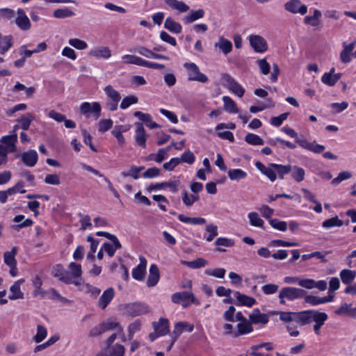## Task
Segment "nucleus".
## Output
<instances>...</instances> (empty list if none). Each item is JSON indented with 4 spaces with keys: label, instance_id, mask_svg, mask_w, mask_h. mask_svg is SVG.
I'll return each mask as SVG.
<instances>
[{
    "label": "nucleus",
    "instance_id": "9",
    "mask_svg": "<svg viewBox=\"0 0 356 356\" xmlns=\"http://www.w3.org/2000/svg\"><path fill=\"white\" fill-rule=\"evenodd\" d=\"M80 112L81 114L86 115L88 117V113H92L95 118L97 120L101 115V105L99 102H83L80 106Z\"/></svg>",
    "mask_w": 356,
    "mask_h": 356
},
{
    "label": "nucleus",
    "instance_id": "55",
    "mask_svg": "<svg viewBox=\"0 0 356 356\" xmlns=\"http://www.w3.org/2000/svg\"><path fill=\"white\" fill-rule=\"evenodd\" d=\"M198 200V195H191L189 196L188 192L186 190L182 191V200L186 207H191L194 202H197Z\"/></svg>",
    "mask_w": 356,
    "mask_h": 356
},
{
    "label": "nucleus",
    "instance_id": "47",
    "mask_svg": "<svg viewBox=\"0 0 356 356\" xmlns=\"http://www.w3.org/2000/svg\"><path fill=\"white\" fill-rule=\"evenodd\" d=\"M238 334H235L234 336L237 337L239 334H245L251 332L253 330L252 324L250 321H245L240 322L237 325Z\"/></svg>",
    "mask_w": 356,
    "mask_h": 356
},
{
    "label": "nucleus",
    "instance_id": "2",
    "mask_svg": "<svg viewBox=\"0 0 356 356\" xmlns=\"http://www.w3.org/2000/svg\"><path fill=\"white\" fill-rule=\"evenodd\" d=\"M307 294V291L300 288L286 286L280 290L278 298L280 303L286 304V300L293 301L297 299L303 298Z\"/></svg>",
    "mask_w": 356,
    "mask_h": 356
},
{
    "label": "nucleus",
    "instance_id": "63",
    "mask_svg": "<svg viewBox=\"0 0 356 356\" xmlns=\"http://www.w3.org/2000/svg\"><path fill=\"white\" fill-rule=\"evenodd\" d=\"M68 44L79 50H83L88 47L87 43L79 38L70 39Z\"/></svg>",
    "mask_w": 356,
    "mask_h": 356
},
{
    "label": "nucleus",
    "instance_id": "31",
    "mask_svg": "<svg viewBox=\"0 0 356 356\" xmlns=\"http://www.w3.org/2000/svg\"><path fill=\"white\" fill-rule=\"evenodd\" d=\"M270 166L275 169L276 175H277L278 178L280 179H283L284 176L292 170L291 165L270 163Z\"/></svg>",
    "mask_w": 356,
    "mask_h": 356
},
{
    "label": "nucleus",
    "instance_id": "46",
    "mask_svg": "<svg viewBox=\"0 0 356 356\" xmlns=\"http://www.w3.org/2000/svg\"><path fill=\"white\" fill-rule=\"evenodd\" d=\"M356 276V273L354 270L343 269L340 273V277L343 284H350Z\"/></svg>",
    "mask_w": 356,
    "mask_h": 356
},
{
    "label": "nucleus",
    "instance_id": "41",
    "mask_svg": "<svg viewBox=\"0 0 356 356\" xmlns=\"http://www.w3.org/2000/svg\"><path fill=\"white\" fill-rule=\"evenodd\" d=\"M290 172L291 177L297 182H301L305 179V171L302 168L292 165V170Z\"/></svg>",
    "mask_w": 356,
    "mask_h": 356
},
{
    "label": "nucleus",
    "instance_id": "20",
    "mask_svg": "<svg viewBox=\"0 0 356 356\" xmlns=\"http://www.w3.org/2000/svg\"><path fill=\"white\" fill-rule=\"evenodd\" d=\"M124 346L116 343L107 347L105 350V353H99L97 356H124Z\"/></svg>",
    "mask_w": 356,
    "mask_h": 356
},
{
    "label": "nucleus",
    "instance_id": "52",
    "mask_svg": "<svg viewBox=\"0 0 356 356\" xmlns=\"http://www.w3.org/2000/svg\"><path fill=\"white\" fill-rule=\"evenodd\" d=\"M343 225V222L338 218V216H335L329 219L325 220L323 222L322 226L324 228H331L333 227H341Z\"/></svg>",
    "mask_w": 356,
    "mask_h": 356
},
{
    "label": "nucleus",
    "instance_id": "33",
    "mask_svg": "<svg viewBox=\"0 0 356 356\" xmlns=\"http://www.w3.org/2000/svg\"><path fill=\"white\" fill-rule=\"evenodd\" d=\"M73 279L74 277L71 275L70 272L65 270L63 271V274L59 280L67 284H74L76 286H80L84 283V281L82 278L78 279L77 280H73Z\"/></svg>",
    "mask_w": 356,
    "mask_h": 356
},
{
    "label": "nucleus",
    "instance_id": "1",
    "mask_svg": "<svg viewBox=\"0 0 356 356\" xmlns=\"http://www.w3.org/2000/svg\"><path fill=\"white\" fill-rule=\"evenodd\" d=\"M328 316L325 312L317 310H305L304 313L302 325L315 322L314 325V331L316 334H320V329L327 321Z\"/></svg>",
    "mask_w": 356,
    "mask_h": 356
},
{
    "label": "nucleus",
    "instance_id": "12",
    "mask_svg": "<svg viewBox=\"0 0 356 356\" xmlns=\"http://www.w3.org/2000/svg\"><path fill=\"white\" fill-rule=\"evenodd\" d=\"M180 182L179 180L165 181L155 184H151L148 186V191L159 190L163 188H168L172 193H176L178 191V186Z\"/></svg>",
    "mask_w": 356,
    "mask_h": 356
},
{
    "label": "nucleus",
    "instance_id": "10",
    "mask_svg": "<svg viewBox=\"0 0 356 356\" xmlns=\"http://www.w3.org/2000/svg\"><path fill=\"white\" fill-rule=\"evenodd\" d=\"M249 39L251 47L256 52L263 53L267 51V42L263 37L257 35H251Z\"/></svg>",
    "mask_w": 356,
    "mask_h": 356
},
{
    "label": "nucleus",
    "instance_id": "34",
    "mask_svg": "<svg viewBox=\"0 0 356 356\" xmlns=\"http://www.w3.org/2000/svg\"><path fill=\"white\" fill-rule=\"evenodd\" d=\"M322 15L321 10H314L313 13V15L312 16H306L304 18V23L305 24H309L312 26H318L320 24L319 19Z\"/></svg>",
    "mask_w": 356,
    "mask_h": 356
},
{
    "label": "nucleus",
    "instance_id": "30",
    "mask_svg": "<svg viewBox=\"0 0 356 356\" xmlns=\"http://www.w3.org/2000/svg\"><path fill=\"white\" fill-rule=\"evenodd\" d=\"M13 44L12 35H3L0 33V54H6Z\"/></svg>",
    "mask_w": 356,
    "mask_h": 356
},
{
    "label": "nucleus",
    "instance_id": "53",
    "mask_svg": "<svg viewBox=\"0 0 356 356\" xmlns=\"http://www.w3.org/2000/svg\"><path fill=\"white\" fill-rule=\"evenodd\" d=\"M245 140L248 143L253 145H261L264 143V140L260 136L251 133L245 136Z\"/></svg>",
    "mask_w": 356,
    "mask_h": 356
},
{
    "label": "nucleus",
    "instance_id": "16",
    "mask_svg": "<svg viewBox=\"0 0 356 356\" xmlns=\"http://www.w3.org/2000/svg\"><path fill=\"white\" fill-rule=\"evenodd\" d=\"M255 166L262 174L266 175L270 181L273 182L276 180L277 175L275 169L270 166V163L268 166H266L261 162L257 161Z\"/></svg>",
    "mask_w": 356,
    "mask_h": 356
},
{
    "label": "nucleus",
    "instance_id": "45",
    "mask_svg": "<svg viewBox=\"0 0 356 356\" xmlns=\"http://www.w3.org/2000/svg\"><path fill=\"white\" fill-rule=\"evenodd\" d=\"M227 175L232 181H239L247 177V172L241 169H231L228 171Z\"/></svg>",
    "mask_w": 356,
    "mask_h": 356
},
{
    "label": "nucleus",
    "instance_id": "29",
    "mask_svg": "<svg viewBox=\"0 0 356 356\" xmlns=\"http://www.w3.org/2000/svg\"><path fill=\"white\" fill-rule=\"evenodd\" d=\"M110 241H112V243L109 242H105L103 244L102 248L109 257H113L116 250L121 248V243L116 236L115 239H111Z\"/></svg>",
    "mask_w": 356,
    "mask_h": 356
},
{
    "label": "nucleus",
    "instance_id": "51",
    "mask_svg": "<svg viewBox=\"0 0 356 356\" xmlns=\"http://www.w3.org/2000/svg\"><path fill=\"white\" fill-rule=\"evenodd\" d=\"M124 62L127 64H134L139 66H143L144 59L134 55H124L122 56Z\"/></svg>",
    "mask_w": 356,
    "mask_h": 356
},
{
    "label": "nucleus",
    "instance_id": "43",
    "mask_svg": "<svg viewBox=\"0 0 356 356\" xmlns=\"http://www.w3.org/2000/svg\"><path fill=\"white\" fill-rule=\"evenodd\" d=\"M222 101L224 102V107L226 111L231 113H238V111L236 104L229 97L224 96L222 97Z\"/></svg>",
    "mask_w": 356,
    "mask_h": 356
},
{
    "label": "nucleus",
    "instance_id": "35",
    "mask_svg": "<svg viewBox=\"0 0 356 356\" xmlns=\"http://www.w3.org/2000/svg\"><path fill=\"white\" fill-rule=\"evenodd\" d=\"M181 263L183 265L188 266V268L197 269L204 267L206 265H207L208 261L203 258H197L193 261L181 260Z\"/></svg>",
    "mask_w": 356,
    "mask_h": 356
},
{
    "label": "nucleus",
    "instance_id": "36",
    "mask_svg": "<svg viewBox=\"0 0 356 356\" xmlns=\"http://www.w3.org/2000/svg\"><path fill=\"white\" fill-rule=\"evenodd\" d=\"M341 75L342 74L341 73L335 74L325 73L321 77V81L329 86H333L340 79Z\"/></svg>",
    "mask_w": 356,
    "mask_h": 356
},
{
    "label": "nucleus",
    "instance_id": "62",
    "mask_svg": "<svg viewBox=\"0 0 356 356\" xmlns=\"http://www.w3.org/2000/svg\"><path fill=\"white\" fill-rule=\"evenodd\" d=\"M206 231L209 233V234L205 237V239L208 242H211L213 240V238L218 234V227L213 224H209L206 226Z\"/></svg>",
    "mask_w": 356,
    "mask_h": 356
},
{
    "label": "nucleus",
    "instance_id": "22",
    "mask_svg": "<svg viewBox=\"0 0 356 356\" xmlns=\"http://www.w3.org/2000/svg\"><path fill=\"white\" fill-rule=\"evenodd\" d=\"M149 273L147 280V286L153 287L158 283L160 278V273L158 266L156 264H152L149 268Z\"/></svg>",
    "mask_w": 356,
    "mask_h": 356
},
{
    "label": "nucleus",
    "instance_id": "56",
    "mask_svg": "<svg viewBox=\"0 0 356 356\" xmlns=\"http://www.w3.org/2000/svg\"><path fill=\"white\" fill-rule=\"evenodd\" d=\"M248 218L250 222V224L252 226L261 227L262 229H264L263 225H264V220L259 218V214L256 212H250L248 214Z\"/></svg>",
    "mask_w": 356,
    "mask_h": 356
},
{
    "label": "nucleus",
    "instance_id": "60",
    "mask_svg": "<svg viewBox=\"0 0 356 356\" xmlns=\"http://www.w3.org/2000/svg\"><path fill=\"white\" fill-rule=\"evenodd\" d=\"M69 268L70 269L71 275L73 276L74 279L76 278H81V274H82V270H81V266L80 264H78L74 262H71L69 264Z\"/></svg>",
    "mask_w": 356,
    "mask_h": 356
},
{
    "label": "nucleus",
    "instance_id": "21",
    "mask_svg": "<svg viewBox=\"0 0 356 356\" xmlns=\"http://www.w3.org/2000/svg\"><path fill=\"white\" fill-rule=\"evenodd\" d=\"M115 295L114 289L110 287L105 290L98 301V306L104 309L113 300Z\"/></svg>",
    "mask_w": 356,
    "mask_h": 356
},
{
    "label": "nucleus",
    "instance_id": "26",
    "mask_svg": "<svg viewBox=\"0 0 356 356\" xmlns=\"http://www.w3.org/2000/svg\"><path fill=\"white\" fill-rule=\"evenodd\" d=\"M184 327H188V332H191L193 331L194 326L192 324H190L187 322H178L175 325V329L172 332V338H174V341L180 336V334L184 332Z\"/></svg>",
    "mask_w": 356,
    "mask_h": 356
},
{
    "label": "nucleus",
    "instance_id": "4",
    "mask_svg": "<svg viewBox=\"0 0 356 356\" xmlns=\"http://www.w3.org/2000/svg\"><path fill=\"white\" fill-rule=\"evenodd\" d=\"M124 313L131 317H136L148 313L150 309L149 306L143 302H131L123 306Z\"/></svg>",
    "mask_w": 356,
    "mask_h": 356
},
{
    "label": "nucleus",
    "instance_id": "7",
    "mask_svg": "<svg viewBox=\"0 0 356 356\" xmlns=\"http://www.w3.org/2000/svg\"><path fill=\"white\" fill-rule=\"evenodd\" d=\"M221 78L222 80L226 83V86L229 90L239 97L243 96L245 92L244 88L229 74H222Z\"/></svg>",
    "mask_w": 356,
    "mask_h": 356
},
{
    "label": "nucleus",
    "instance_id": "13",
    "mask_svg": "<svg viewBox=\"0 0 356 356\" xmlns=\"http://www.w3.org/2000/svg\"><path fill=\"white\" fill-rule=\"evenodd\" d=\"M135 125L136 127L135 135L136 145L143 148H145L147 136L145 134L144 127L140 122H136Z\"/></svg>",
    "mask_w": 356,
    "mask_h": 356
},
{
    "label": "nucleus",
    "instance_id": "32",
    "mask_svg": "<svg viewBox=\"0 0 356 356\" xmlns=\"http://www.w3.org/2000/svg\"><path fill=\"white\" fill-rule=\"evenodd\" d=\"M214 46L218 47L225 55L228 54L232 50V42L223 37H220L218 42H216Z\"/></svg>",
    "mask_w": 356,
    "mask_h": 356
},
{
    "label": "nucleus",
    "instance_id": "18",
    "mask_svg": "<svg viewBox=\"0 0 356 356\" xmlns=\"http://www.w3.org/2000/svg\"><path fill=\"white\" fill-rule=\"evenodd\" d=\"M234 295L236 298V302H234L236 305L252 307L256 303L255 298L242 294L238 291H235Z\"/></svg>",
    "mask_w": 356,
    "mask_h": 356
},
{
    "label": "nucleus",
    "instance_id": "5",
    "mask_svg": "<svg viewBox=\"0 0 356 356\" xmlns=\"http://www.w3.org/2000/svg\"><path fill=\"white\" fill-rule=\"evenodd\" d=\"M184 67L187 70L188 79L193 81L206 83L208 81L207 76L202 73L197 65L194 63H185Z\"/></svg>",
    "mask_w": 356,
    "mask_h": 356
},
{
    "label": "nucleus",
    "instance_id": "23",
    "mask_svg": "<svg viewBox=\"0 0 356 356\" xmlns=\"http://www.w3.org/2000/svg\"><path fill=\"white\" fill-rule=\"evenodd\" d=\"M17 141V135L16 133L1 138L0 142L6 145L5 148L8 152H14L16 151L15 143Z\"/></svg>",
    "mask_w": 356,
    "mask_h": 356
},
{
    "label": "nucleus",
    "instance_id": "11",
    "mask_svg": "<svg viewBox=\"0 0 356 356\" xmlns=\"http://www.w3.org/2000/svg\"><path fill=\"white\" fill-rule=\"evenodd\" d=\"M17 17L15 19V24L17 26L23 31H27L31 28V22L25 11L19 8L17 11Z\"/></svg>",
    "mask_w": 356,
    "mask_h": 356
},
{
    "label": "nucleus",
    "instance_id": "48",
    "mask_svg": "<svg viewBox=\"0 0 356 356\" xmlns=\"http://www.w3.org/2000/svg\"><path fill=\"white\" fill-rule=\"evenodd\" d=\"M104 90L108 97V99H112L113 101H120L121 95L118 91L115 90L111 85L106 86Z\"/></svg>",
    "mask_w": 356,
    "mask_h": 356
},
{
    "label": "nucleus",
    "instance_id": "3",
    "mask_svg": "<svg viewBox=\"0 0 356 356\" xmlns=\"http://www.w3.org/2000/svg\"><path fill=\"white\" fill-rule=\"evenodd\" d=\"M171 300L173 303L181 305L184 308L189 307L191 304L196 305L200 304L192 291L176 292L172 295Z\"/></svg>",
    "mask_w": 356,
    "mask_h": 356
},
{
    "label": "nucleus",
    "instance_id": "28",
    "mask_svg": "<svg viewBox=\"0 0 356 356\" xmlns=\"http://www.w3.org/2000/svg\"><path fill=\"white\" fill-rule=\"evenodd\" d=\"M164 2L171 9L176 10L179 13H186L190 9L188 5L178 0H165Z\"/></svg>",
    "mask_w": 356,
    "mask_h": 356
},
{
    "label": "nucleus",
    "instance_id": "59",
    "mask_svg": "<svg viewBox=\"0 0 356 356\" xmlns=\"http://www.w3.org/2000/svg\"><path fill=\"white\" fill-rule=\"evenodd\" d=\"M305 300V302L309 304L312 306H316L318 305L323 304V297H318L315 296L305 294V296L303 297Z\"/></svg>",
    "mask_w": 356,
    "mask_h": 356
},
{
    "label": "nucleus",
    "instance_id": "24",
    "mask_svg": "<svg viewBox=\"0 0 356 356\" xmlns=\"http://www.w3.org/2000/svg\"><path fill=\"white\" fill-rule=\"evenodd\" d=\"M152 326L154 331L162 336L169 332V322L167 318H160L158 322H153Z\"/></svg>",
    "mask_w": 356,
    "mask_h": 356
},
{
    "label": "nucleus",
    "instance_id": "49",
    "mask_svg": "<svg viewBox=\"0 0 356 356\" xmlns=\"http://www.w3.org/2000/svg\"><path fill=\"white\" fill-rule=\"evenodd\" d=\"M33 119L34 117L33 115L27 113L25 115H22L21 118L17 120V122L21 124V127L24 130H28Z\"/></svg>",
    "mask_w": 356,
    "mask_h": 356
},
{
    "label": "nucleus",
    "instance_id": "8",
    "mask_svg": "<svg viewBox=\"0 0 356 356\" xmlns=\"http://www.w3.org/2000/svg\"><path fill=\"white\" fill-rule=\"evenodd\" d=\"M284 9L293 14L299 13L304 15L307 13V6L302 4L300 0H289L284 3Z\"/></svg>",
    "mask_w": 356,
    "mask_h": 356
},
{
    "label": "nucleus",
    "instance_id": "57",
    "mask_svg": "<svg viewBox=\"0 0 356 356\" xmlns=\"http://www.w3.org/2000/svg\"><path fill=\"white\" fill-rule=\"evenodd\" d=\"M204 273L207 275L213 276L217 278H223L226 273V270L222 268H218L215 269H206Z\"/></svg>",
    "mask_w": 356,
    "mask_h": 356
},
{
    "label": "nucleus",
    "instance_id": "27",
    "mask_svg": "<svg viewBox=\"0 0 356 356\" xmlns=\"http://www.w3.org/2000/svg\"><path fill=\"white\" fill-rule=\"evenodd\" d=\"M134 115L138 118L140 120L144 122L146 124V126L149 129L159 128L161 127L159 124L152 121V116L148 113H143L141 111H136L134 113Z\"/></svg>",
    "mask_w": 356,
    "mask_h": 356
},
{
    "label": "nucleus",
    "instance_id": "37",
    "mask_svg": "<svg viewBox=\"0 0 356 356\" xmlns=\"http://www.w3.org/2000/svg\"><path fill=\"white\" fill-rule=\"evenodd\" d=\"M22 282L23 280H18L10 286V290L12 293V294L9 296L10 300H17L24 298V293L20 290V283Z\"/></svg>",
    "mask_w": 356,
    "mask_h": 356
},
{
    "label": "nucleus",
    "instance_id": "19",
    "mask_svg": "<svg viewBox=\"0 0 356 356\" xmlns=\"http://www.w3.org/2000/svg\"><path fill=\"white\" fill-rule=\"evenodd\" d=\"M88 56L96 58L107 59L111 56V51L108 47H98L91 49Z\"/></svg>",
    "mask_w": 356,
    "mask_h": 356
},
{
    "label": "nucleus",
    "instance_id": "17",
    "mask_svg": "<svg viewBox=\"0 0 356 356\" xmlns=\"http://www.w3.org/2000/svg\"><path fill=\"white\" fill-rule=\"evenodd\" d=\"M249 319L251 324L262 323L265 325L269 321L268 316L266 314L261 313L258 308L253 309L252 314L249 316Z\"/></svg>",
    "mask_w": 356,
    "mask_h": 356
},
{
    "label": "nucleus",
    "instance_id": "61",
    "mask_svg": "<svg viewBox=\"0 0 356 356\" xmlns=\"http://www.w3.org/2000/svg\"><path fill=\"white\" fill-rule=\"evenodd\" d=\"M138 102V97L135 95H129L123 98L120 103V108L122 109H126L131 104H136Z\"/></svg>",
    "mask_w": 356,
    "mask_h": 356
},
{
    "label": "nucleus",
    "instance_id": "25",
    "mask_svg": "<svg viewBox=\"0 0 356 356\" xmlns=\"http://www.w3.org/2000/svg\"><path fill=\"white\" fill-rule=\"evenodd\" d=\"M164 28L170 32L175 34H179L182 31L181 25L176 22L172 17H168L164 22Z\"/></svg>",
    "mask_w": 356,
    "mask_h": 356
},
{
    "label": "nucleus",
    "instance_id": "54",
    "mask_svg": "<svg viewBox=\"0 0 356 356\" xmlns=\"http://www.w3.org/2000/svg\"><path fill=\"white\" fill-rule=\"evenodd\" d=\"M141 328V321L139 319L136 320L134 322L130 323L127 327L128 331V338L131 340L134 334L140 330Z\"/></svg>",
    "mask_w": 356,
    "mask_h": 356
},
{
    "label": "nucleus",
    "instance_id": "38",
    "mask_svg": "<svg viewBox=\"0 0 356 356\" xmlns=\"http://www.w3.org/2000/svg\"><path fill=\"white\" fill-rule=\"evenodd\" d=\"M204 10L203 9H198L197 10H192L184 17V21L186 24H190L195 20L200 19L204 15Z\"/></svg>",
    "mask_w": 356,
    "mask_h": 356
},
{
    "label": "nucleus",
    "instance_id": "39",
    "mask_svg": "<svg viewBox=\"0 0 356 356\" xmlns=\"http://www.w3.org/2000/svg\"><path fill=\"white\" fill-rule=\"evenodd\" d=\"M178 218L181 222L185 223H191L193 225H204L206 223V220L201 217H188L183 214L178 215Z\"/></svg>",
    "mask_w": 356,
    "mask_h": 356
},
{
    "label": "nucleus",
    "instance_id": "64",
    "mask_svg": "<svg viewBox=\"0 0 356 356\" xmlns=\"http://www.w3.org/2000/svg\"><path fill=\"white\" fill-rule=\"evenodd\" d=\"M270 225L276 229L284 232L287 229V224L284 221H280L277 218L270 219L269 220Z\"/></svg>",
    "mask_w": 356,
    "mask_h": 356
},
{
    "label": "nucleus",
    "instance_id": "6",
    "mask_svg": "<svg viewBox=\"0 0 356 356\" xmlns=\"http://www.w3.org/2000/svg\"><path fill=\"white\" fill-rule=\"evenodd\" d=\"M304 313L305 311L299 312L275 311L273 312L274 314H279L280 321L285 323L294 321L300 325H302Z\"/></svg>",
    "mask_w": 356,
    "mask_h": 356
},
{
    "label": "nucleus",
    "instance_id": "14",
    "mask_svg": "<svg viewBox=\"0 0 356 356\" xmlns=\"http://www.w3.org/2000/svg\"><path fill=\"white\" fill-rule=\"evenodd\" d=\"M356 41L347 44L346 42L343 43V50L340 53V60L343 63H348L351 61L353 56V51L355 48Z\"/></svg>",
    "mask_w": 356,
    "mask_h": 356
},
{
    "label": "nucleus",
    "instance_id": "58",
    "mask_svg": "<svg viewBox=\"0 0 356 356\" xmlns=\"http://www.w3.org/2000/svg\"><path fill=\"white\" fill-rule=\"evenodd\" d=\"M47 334V329L44 326H42L41 325H38L37 326V333L33 337V340L36 343H40L46 338Z\"/></svg>",
    "mask_w": 356,
    "mask_h": 356
},
{
    "label": "nucleus",
    "instance_id": "50",
    "mask_svg": "<svg viewBox=\"0 0 356 356\" xmlns=\"http://www.w3.org/2000/svg\"><path fill=\"white\" fill-rule=\"evenodd\" d=\"M105 332L112 330L115 328H118L119 332H122L123 329L120 326L119 323L113 321L111 318H108L106 321L101 323Z\"/></svg>",
    "mask_w": 356,
    "mask_h": 356
},
{
    "label": "nucleus",
    "instance_id": "44",
    "mask_svg": "<svg viewBox=\"0 0 356 356\" xmlns=\"http://www.w3.org/2000/svg\"><path fill=\"white\" fill-rule=\"evenodd\" d=\"M74 15V13L68 8H58L53 13V16L58 19L71 17Z\"/></svg>",
    "mask_w": 356,
    "mask_h": 356
},
{
    "label": "nucleus",
    "instance_id": "42",
    "mask_svg": "<svg viewBox=\"0 0 356 356\" xmlns=\"http://www.w3.org/2000/svg\"><path fill=\"white\" fill-rule=\"evenodd\" d=\"M17 249L16 247H13L11 251H7L3 254V260L4 263L7 266H14V264H17V261L15 259V254H17Z\"/></svg>",
    "mask_w": 356,
    "mask_h": 356
},
{
    "label": "nucleus",
    "instance_id": "40",
    "mask_svg": "<svg viewBox=\"0 0 356 356\" xmlns=\"http://www.w3.org/2000/svg\"><path fill=\"white\" fill-rule=\"evenodd\" d=\"M127 131L122 125L115 126L112 130L111 134L117 138L119 145H124L125 144V138L122 135V132Z\"/></svg>",
    "mask_w": 356,
    "mask_h": 356
},
{
    "label": "nucleus",
    "instance_id": "15",
    "mask_svg": "<svg viewBox=\"0 0 356 356\" xmlns=\"http://www.w3.org/2000/svg\"><path fill=\"white\" fill-rule=\"evenodd\" d=\"M20 156L23 163L28 167H33L38 160V153L33 149L22 153Z\"/></svg>",
    "mask_w": 356,
    "mask_h": 356
}]
</instances>
